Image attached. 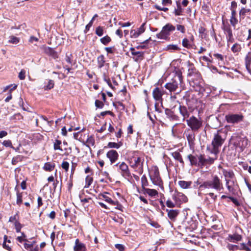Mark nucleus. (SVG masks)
I'll return each instance as SVG.
<instances>
[{"label":"nucleus","mask_w":251,"mask_h":251,"mask_svg":"<svg viewBox=\"0 0 251 251\" xmlns=\"http://www.w3.org/2000/svg\"><path fill=\"white\" fill-rule=\"evenodd\" d=\"M175 29V26L171 24H167L162 27L161 31L156 34V37L160 39L169 40L171 32L174 31Z\"/></svg>","instance_id":"4"},{"label":"nucleus","mask_w":251,"mask_h":251,"mask_svg":"<svg viewBox=\"0 0 251 251\" xmlns=\"http://www.w3.org/2000/svg\"><path fill=\"white\" fill-rule=\"evenodd\" d=\"M86 146L89 148L95 145V140L92 136L88 137L86 141Z\"/></svg>","instance_id":"44"},{"label":"nucleus","mask_w":251,"mask_h":251,"mask_svg":"<svg viewBox=\"0 0 251 251\" xmlns=\"http://www.w3.org/2000/svg\"><path fill=\"white\" fill-rule=\"evenodd\" d=\"M186 123L190 130L193 131H198L202 126V120L201 118H197L194 116L190 117L186 120Z\"/></svg>","instance_id":"5"},{"label":"nucleus","mask_w":251,"mask_h":251,"mask_svg":"<svg viewBox=\"0 0 251 251\" xmlns=\"http://www.w3.org/2000/svg\"><path fill=\"white\" fill-rule=\"evenodd\" d=\"M25 71L22 70L19 74V78L21 80H23L25 78Z\"/></svg>","instance_id":"60"},{"label":"nucleus","mask_w":251,"mask_h":251,"mask_svg":"<svg viewBox=\"0 0 251 251\" xmlns=\"http://www.w3.org/2000/svg\"><path fill=\"white\" fill-rule=\"evenodd\" d=\"M17 204L20 205L22 202V194L20 193H17Z\"/></svg>","instance_id":"57"},{"label":"nucleus","mask_w":251,"mask_h":251,"mask_svg":"<svg viewBox=\"0 0 251 251\" xmlns=\"http://www.w3.org/2000/svg\"><path fill=\"white\" fill-rule=\"evenodd\" d=\"M95 105L97 108H101L103 107L104 104L101 101L99 100H96L95 101Z\"/></svg>","instance_id":"62"},{"label":"nucleus","mask_w":251,"mask_h":251,"mask_svg":"<svg viewBox=\"0 0 251 251\" xmlns=\"http://www.w3.org/2000/svg\"><path fill=\"white\" fill-rule=\"evenodd\" d=\"M54 168V165L50 162L46 163L44 166V169L47 171H51Z\"/></svg>","instance_id":"40"},{"label":"nucleus","mask_w":251,"mask_h":251,"mask_svg":"<svg viewBox=\"0 0 251 251\" xmlns=\"http://www.w3.org/2000/svg\"><path fill=\"white\" fill-rule=\"evenodd\" d=\"M176 203H174L170 200H168L166 201V205L169 208H174L176 206Z\"/></svg>","instance_id":"58"},{"label":"nucleus","mask_w":251,"mask_h":251,"mask_svg":"<svg viewBox=\"0 0 251 251\" xmlns=\"http://www.w3.org/2000/svg\"><path fill=\"white\" fill-rule=\"evenodd\" d=\"M146 23H143L137 30H131L130 31V37L132 38H136L145 31V25Z\"/></svg>","instance_id":"14"},{"label":"nucleus","mask_w":251,"mask_h":251,"mask_svg":"<svg viewBox=\"0 0 251 251\" xmlns=\"http://www.w3.org/2000/svg\"><path fill=\"white\" fill-rule=\"evenodd\" d=\"M231 144L236 148L244 149L248 145V139L246 137H241L239 136H232L230 138Z\"/></svg>","instance_id":"6"},{"label":"nucleus","mask_w":251,"mask_h":251,"mask_svg":"<svg viewBox=\"0 0 251 251\" xmlns=\"http://www.w3.org/2000/svg\"><path fill=\"white\" fill-rule=\"evenodd\" d=\"M195 131H193L189 129H187L185 130L184 134L186 136L187 140L188 142V144L190 147H192L194 145V142L195 140V134L194 133Z\"/></svg>","instance_id":"10"},{"label":"nucleus","mask_w":251,"mask_h":251,"mask_svg":"<svg viewBox=\"0 0 251 251\" xmlns=\"http://www.w3.org/2000/svg\"><path fill=\"white\" fill-rule=\"evenodd\" d=\"M173 199L177 203L178 201L186 202L188 201L187 197L181 193H177L176 194H174L173 196Z\"/></svg>","instance_id":"16"},{"label":"nucleus","mask_w":251,"mask_h":251,"mask_svg":"<svg viewBox=\"0 0 251 251\" xmlns=\"http://www.w3.org/2000/svg\"><path fill=\"white\" fill-rule=\"evenodd\" d=\"M131 51L132 55L137 56L136 58L135 59V61H138L139 58L143 56V52L136 51L134 48H131Z\"/></svg>","instance_id":"34"},{"label":"nucleus","mask_w":251,"mask_h":251,"mask_svg":"<svg viewBox=\"0 0 251 251\" xmlns=\"http://www.w3.org/2000/svg\"><path fill=\"white\" fill-rule=\"evenodd\" d=\"M226 37L233 35L232 31L230 26L229 25L223 24L222 27Z\"/></svg>","instance_id":"28"},{"label":"nucleus","mask_w":251,"mask_h":251,"mask_svg":"<svg viewBox=\"0 0 251 251\" xmlns=\"http://www.w3.org/2000/svg\"><path fill=\"white\" fill-rule=\"evenodd\" d=\"M227 248L230 251H234L235 250L239 249V247L238 246L230 244L227 245Z\"/></svg>","instance_id":"53"},{"label":"nucleus","mask_w":251,"mask_h":251,"mask_svg":"<svg viewBox=\"0 0 251 251\" xmlns=\"http://www.w3.org/2000/svg\"><path fill=\"white\" fill-rule=\"evenodd\" d=\"M245 64L247 70L251 74V52H249L245 57Z\"/></svg>","instance_id":"27"},{"label":"nucleus","mask_w":251,"mask_h":251,"mask_svg":"<svg viewBox=\"0 0 251 251\" xmlns=\"http://www.w3.org/2000/svg\"><path fill=\"white\" fill-rule=\"evenodd\" d=\"M229 127V126H225L226 129L219 130L214 134L211 145L207 147V150L210 153L216 155L219 152V148L225 142L226 138L227 130Z\"/></svg>","instance_id":"1"},{"label":"nucleus","mask_w":251,"mask_h":251,"mask_svg":"<svg viewBox=\"0 0 251 251\" xmlns=\"http://www.w3.org/2000/svg\"><path fill=\"white\" fill-rule=\"evenodd\" d=\"M74 250V251H86V248L83 243L80 242L78 239H76L75 241Z\"/></svg>","instance_id":"19"},{"label":"nucleus","mask_w":251,"mask_h":251,"mask_svg":"<svg viewBox=\"0 0 251 251\" xmlns=\"http://www.w3.org/2000/svg\"><path fill=\"white\" fill-rule=\"evenodd\" d=\"M198 167H202L206 163V158H204V155L200 154L198 156Z\"/></svg>","instance_id":"32"},{"label":"nucleus","mask_w":251,"mask_h":251,"mask_svg":"<svg viewBox=\"0 0 251 251\" xmlns=\"http://www.w3.org/2000/svg\"><path fill=\"white\" fill-rule=\"evenodd\" d=\"M133 154V155L130 158L129 162L131 167L136 168L140 164H142L143 162H141V158L136 154V153L134 152Z\"/></svg>","instance_id":"11"},{"label":"nucleus","mask_w":251,"mask_h":251,"mask_svg":"<svg viewBox=\"0 0 251 251\" xmlns=\"http://www.w3.org/2000/svg\"><path fill=\"white\" fill-rule=\"evenodd\" d=\"M97 17H98V15L95 14L93 16V17L92 18L91 20L90 21V22L86 25V26L85 27V32H87V31L89 30V28L92 26V25L93 24V21H94V19H95V18H96Z\"/></svg>","instance_id":"47"},{"label":"nucleus","mask_w":251,"mask_h":251,"mask_svg":"<svg viewBox=\"0 0 251 251\" xmlns=\"http://www.w3.org/2000/svg\"><path fill=\"white\" fill-rule=\"evenodd\" d=\"M242 249L246 251H251L250 248L249 247L248 244L242 243L241 244Z\"/></svg>","instance_id":"64"},{"label":"nucleus","mask_w":251,"mask_h":251,"mask_svg":"<svg viewBox=\"0 0 251 251\" xmlns=\"http://www.w3.org/2000/svg\"><path fill=\"white\" fill-rule=\"evenodd\" d=\"M231 50L234 53H238L241 50V45L238 43H235L231 47Z\"/></svg>","instance_id":"38"},{"label":"nucleus","mask_w":251,"mask_h":251,"mask_svg":"<svg viewBox=\"0 0 251 251\" xmlns=\"http://www.w3.org/2000/svg\"><path fill=\"white\" fill-rule=\"evenodd\" d=\"M72 54L71 53H66L65 56V61L67 63L70 64L72 63Z\"/></svg>","instance_id":"49"},{"label":"nucleus","mask_w":251,"mask_h":251,"mask_svg":"<svg viewBox=\"0 0 251 251\" xmlns=\"http://www.w3.org/2000/svg\"><path fill=\"white\" fill-rule=\"evenodd\" d=\"M165 50H179L180 48L177 45L170 44L166 46Z\"/></svg>","instance_id":"36"},{"label":"nucleus","mask_w":251,"mask_h":251,"mask_svg":"<svg viewBox=\"0 0 251 251\" xmlns=\"http://www.w3.org/2000/svg\"><path fill=\"white\" fill-rule=\"evenodd\" d=\"M179 186L183 189H187L190 187L192 184L191 181H186L184 180H180L178 182Z\"/></svg>","instance_id":"31"},{"label":"nucleus","mask_w":251,"mask_h":251,"mask_svg":"<svg viewBox=\"0 0 251 251\" xmlns=\"http://www.w3.org/2000/svg\"><path fill=\"white\" fill-rule=\"evenodd\" d=\"M142 191L144 194H148L151 197H155L158 194L157 191L153 189L144 188Z\"/></svg>","instance_id":"24"},{"label":"nucleus","mask_w":251,"mask_h":251,"mask_svg":"<svg viewBox=\"0 0 251 251\" xmlns=\"http://www.w3.org/2000/svg\"><path fill=\"white\" fill-rule=\"evenodd\" d=\"M182 44L184 47L187 48H189L190 47L189 40L187 38H184L183 39Z\"/></svg>","instance_id":"55"},{"label":"nucleus","mask_w":251,"mask_h":251,"mask_svg":"<svg viewBox=\"0 0 251 251\" xmlns=\"http://www.w3.org/2000/svg\"><path fill=\"white\" fill-rule=\"evenodd\" d=\"M249 12H251L250 9H247L245 8H242L239 11L240 19H244L246 14Z\"/></svg>","instance_id":"33"},{"label":"nucleus","mask_w":251,"mask_h":251,"mask_svg":"<svg viewBox=\"0 0 251 251\" xmlns=\"http://www.w3.org/2000/svg\"><path fill=\"white\" fill-rule=\"evenodd\" d=\"M225 120L227 123L237 124L244 120V116L241 114L229 113L225 116Z\"/></svg>","instance_id":"7"},{"label":"nucleus","mask_w":251,"mask_h":251,"mask_svg":"<svg viewBox=\"0 0 251 251\" xmlns=\"http://www.w3.org/2000/svg\"><path fill=\"white\" fill-rule=\"evenodd\" d=\"M103 80L107 83L109 86L111 88H112V85L111 83L110 80L109 78H107L106 77V72H103Z\"/></svg>","instance_id":"51"},{"label":"nucleus","mask_w":251,"mask_h":251,"mask_svg":"<svg viewBox=\"0 0 251 251\" xmlns=\"http://www.w3.org/2000/svg\"><path fill=\"white\" fill-rule=\"evenodd\" d=\"M165 88L169 90L170 92L175 91L178 88V84L176 81L167 83L165 85Z\"/></svg>","instance_id":"25"},{"label":"nucleus","mask_w":251,"mask_h":251,"mask_svg":"<svg viewBox=\"0 0 251 251\" xmlns=\"http://www.w3.org/2000/svg\"><path fill=\"white\" fill-rule=\"evenodd\" d=\"M141 183L142 190L144 188H146L145 187L148 185V181L145 175H143L141 177Z\"/></svg>","instance_id":"45"},{"label":"nucleus","mask_w":251,"mask_h":251,"mask_svg":"<svg viewBox=\"0 0 251 251\" xmlns=\"http://www.w3.org/2000/svg\"><path fill=\"white\" fill-rule=\"evenodd\" d=\"M223 175L225 176L226 186L229 193L234 194L236 191L237 182L234 173L232 171L223 170Z\"/></svg>","instance_id":"3"},{"label":"nucleus","mask_w":251,"mask_h":251,"mask_svg":"<svg viewBox=\"0 0 251 251\" xmlns=\"http://www.w3.org/2000/svg\"><path fill=\"white\" fill-rule=\"evenodd\" d=\"M166 211L167 212L168 217L173 221H175L179 214V210L177 209H166Z\"/></svg>","instance_id":"20"},{"label":"nucleus","mask_w":251,"mask_h":251,"mask_svg":"<svg viewBox=\"0 0 251 251\" xmlns=\"http://www.w3.org/2000/svg\"><path fill=\"white\" fill-rule=\"evenodd\" d=\"M150 179L152 183L158 186L162 189H163V182L159 175V172L157 168H155L153 174L150 175Z\"/></svg>","instance_id":"8"},{"label":"nucleus","mask_w":251,"mask_h":251,"mask_svg":"<svg viewBox=\"0 0 251 251\" xmlns=\"http://www.w3.org/2000/svg\"><path fill=\"white\" fill-rule=\"evenodd\" d=\"M163 91L160 90L159 88H155L152 92L153 98L156 101H161L162 100V97L163 96Z\"/></svg>","instance_id":"18"},{"label":"nucleus","mask_w":251,"mask_h":251,"mask_svg":"<svg viewBox=\"0 0 251 251\" xmlns=\"http://www.w3.org/2000/svg\"><path fill=\"white\" fill-rule=\"evenodd\" d=\"M115 166L119 167L120 173L124 177L126 178L130 176V173L128 167L124 162L119 163Z\"/></svg>","instance_id":"9"},{"label":"nucleus","mask_w":251,"mask_h":251,"mask_svg":"<svg viewBox=\"0 0 251 251\" xmlns=\"http://www.w3.org/2000/svg\"><path fill=\"white\" fill-rule=\"evenodd\" d=\"M179 113L183 117V121H184L186 119L189 117L190 113L185 106L180 105L179 106Z\"/></svg>","instance_id":"21"},{"label":"nucleus","mask_w":251,"mask_h":251,"mask_svg":"<svg viewBox=\"0 0 251 251\" xmlns=\"http://www.w3.org/2000/svg\"><path fill=\"white\" fill-rule=\"evenodd\" d=\"M9 41L11 43L16 44L19 43V39L16 37L11 36Z\"/></svg>","instance_id":"56"},{"label":"nucleus","mask_w":251,"mask_h":251,"mask_svg":"<svg viewBox=\"0 0 251 251\" xmlns=\"http://www.w3.org/2000/svg\"><path fill=\"white\" fill-rule=\"evenodd\" d=\"M100 41L104 45H107L108 43L111 41V39L108 35H106L104 37L100 38Z\"/></svg>","instance_id":"39"},{"label":"nucleus","mask_w":251,"mask_h":251,"mask_svg":"<svg viewBox=\"0 0 251 251\" xmlns=\"http://www.w3.org/2000/svg\"><path fill=\"white\" fill-rule=\"evenodd\" d=\"M18 217V213H17L15 215L13 216H11L9 218V222H13L14 223H16V222H18L17 219V217Z\"/></svg>","instance_id":"63"},{"label":"nucleus","mask_w":251,"mask_h":251,"mask_svg":"<svg viewBox=\"0 0 251 251\" xmlns=\"http://www.w3.org/2000/svg\"><path fill=\"white\" fill-rule=\"evenodd\" d=\"M238 22V21L237 19L236 18V17H230V23L231 25H232V26L233 27H234V28L235 27V25L237 24Z\"/></svg>","instance_id":"50"},{"label":"nucleus","mask_w":251,"mask_h":251,"mask_svg":"<svg viewBox=\"0 0 251 251\" xmlns=\"http://www.w3.org/2000/svg\"><path fill=\"white\" fill-rule=\"evenodd\" d=\"M98 67L99 68L101 69L105 65L107 66V68L109 67V64L105 63V58L103 55H100L97 58Z\"/></svg>","instance_id":"22"},{"label":"nucleus","mask_w":251,"mask_h":251,"mask_svg":"<svg viewBox=\"0 0 251 251\" xmlns=\"http://www.w3.org/2000/svg\"><path fill=\"white\" fill-rule=\"evenodd\" d=\"M223 188L222 180L216 175L212 176L211 179L203 182L199 187V189L201 190L207 189H214L217 191H220Z\"/></svg>","instance_id":"2"},{"label":"nucleus","mask_w":251,"mask_h":251,"mask_svg":"<svg viewBox=\"0 0 251 251\" xmlns=\"http://www.w3.org/2000/svg\"><path fill=\"white\" fill-rule=\"evenodd\" d=\"M108 193L106 192L104 193L103 194H100L99 195L100 199H103L104 201L112 205H115L118 201H114L111 200V198L108 197L107 195Z\"/></svg>","instance_id":"26"},{"label":"nucleus","mask_w":251,"mask_h":251,"mask_svg":"<svg viewBox=\"0 0 251 251\" xmlns=\"http://www.w3.org/2000/svg\"><path fill=\"white\" fill-rule=\"evenodd\" d=\"M122 143L121 142L115 143V142H109L108 144V147L110 148L119 149L122 146Z\"/></svg>","instance_id":"42"},{"label":"nucleus","mask_w":251,"mask_h":251,"mask_svg":"<svg viewBox=\"0 0 251 251\" xmlns=\"http://www.w3.org/2000/svg\"><path fill=\"white\" fill-rule=\"evenodd\" d=\"M213 56L217 61L218 65L220 67H224L225 65V57L224 56L219 53H214Z\"/></svg>","instance_id":"23"},{"label":"nucleus","mask_w":251,"mask_h":251,"mask_svg":"<svg viewBox=\"0 0 251 251\" xmlns=\"http://www.w3.org/2000/svg\"><path fill=\"white\" fill-rule=\"evenodd\" d=\"M36 243V241L35 240L30 242L27 240L24 244V248L29 251H39V248Z\"/></svg>","instance_id":"12"},{"label":"nucleus","mask_w":251,"mask_h":251,"mask_svg":"<svg viewBox=\"0 0 251 251\" xmlns=\"http://www.w3.org/2000/svg\"><path fill=\"white\" fill-rule=\"evenodd\" d=\"M242 236L237 233H234L233 234H228L226 240L230 242L237 243V242L241 241Z\"/></svg>","instance_id":"17"},{"label":"nucleus","mask_w":251,"mask_h":251,"mask_svg":"<svg viewBox=\"0 0 251 251\" xmlns=\"http://www.w3.org/2000/svg\"><path fill=\"white\" fill-rule=\"evenodd\" d=\"M96 34L99 36H101L103 34V27L100 26L96 29Z\"/></svg>","instance_id":"48"},{"label":"nucleus","mask_w":251,"mask_h":251,"mask_svg":"<svg viewBox=\"0 0 251 251\" xmlns=\"http://www.w3.org/2000/svg\"><path fill=\"white\" fill-rule=\"evenodd\" d=\"M15 227L17 232H19L22 228V225L19 222H16L14 223Z\"/></svg>","instance_id":"59"},{"label":"nucleus","mask_w":251,"mask_h":251,"mask_svg":"<svg viewBox=\"0 0 251 251\" xmlns=\"http://www.w3.org/2000/svg\"><path fill=\"white\" fill-rule=\"evenodd\" d=\"M176 28L177 30L180 31L182 33H184L185 32V27L182 25H177Z\"/></svg>","instance_id":"61"},{"label":"nucleus","mask_w":251,"mask_h":251,"mask_svg":"<svg viewBox=\"0 0 251 251\" xmlns=\"http://www.w3.org/2000/svg\"><path fill=\"white\" fill-rule=\"evenodd\" d=\"M2 145L6 147H10L14 149V147H13L12 144V142L9 140H4L2 143Z\"/></svg>","instance_id":"52"},{"label":"nucleus","mask_w":251,"mask_h":251,"mask_svg":"<svg viewBox=\"0 0 251 251\" xmlns=\"http://www.w3.org/2000/svg\"><path fill=\"white\" fill-rule=\"evenodd\" d=\"M177 8L175 9V14L176 16H179L182 15V9L181 7L180 3L179 1H176Z\"/></svg>","instance_id":"37"},{"label":"nucleus","mask_w":251,"mask_h":251,"mask_svg":"<svg viewBox=\"0 0 251 251\" xmlns=\"http://www.w3.org/2000/svg\"><path fill=\"white\" fill-rule=\"evenodd\" d=\"M54 86V82L52 80H49L48 84L44 86V89L46 90H50Z\"/></svg>","instance_id":"46"},{"label":"nucleus","mask_w":251,"mask_h":251,"mask_svg":"<svg viewBox=\"0 0 251 251\" xmlns=\"http://www.w3.org/2000/svg\"><path fill=\"white\" fill-rule=\"evenodd\" d=\"M187 158L189 160L191 166H198V156H196L192 154H189L187 156Z\"/></svg>","instance_id":"30"},{"label":"nucleus","mask_w":251,"mask_h":251,"mask_svg":"<svg viewBox=\"0 0 251 251\" xmlns=\"http://www.w3.org/2000/svg\"><path fill=\"white\" fill-rule=\"evenodd\" d=\"M106 156L109 159L111 164H113L118 160L119 154L116 151L112 150L107 152Z\"/></svg>","instance_id":"13"},{"label":"nucleus","mask_w":251,"mask_h":251,"mask_svg":"<svg viewBox=\"0 0 251 251\" xmlns=\"http://www.w3.org/2000/svg\"><path fill=\"white\" fill-rule=\"evenodd\" d=\"M172 156L176 160H178L182 164H184V161L182 159L181 155L179 152L175 151L172 153Z\"/></svg>","instance_id":"35"},{"label":"nucleus","mask_w":251,"mask_h":251,"mask_svg":"<svg viewBox=\"0 0 251 251\" xmlns=\"http://www.w3.org/2000/svg\"><path fill=\"white\" fill-rule=\"evenodd\" d=\"M62 142L60 140H55L53 143V149L54 150H60L62 151V149H61L60 145Z\"/></svg>","instance_id":"41"},{"label":"nucleus","mask_w":251,"mask_h":251,"mask_svg":"<svg viewBox=\"0 0 251 251\" xmlns=\"http://www.w3.org/2000/svg\"><path fill=\"white\" fill-rule=\"evenodd\" d=\"M62 168L67 172L69 168V163L67 161H63L61 164Z\"/></svg>","instance_id":"54"},{"label":"nucleus","mask_w":251,"mask_h":251,"mask_svg":"<svg viewBox=\"0 0 251 251\" xmlns=\"http://www.w3.org/2000/svg\"><path fill=\"white\" fill-rule=\"evenodd\" d=\"M42 49L43 50L44 52L46 54L51 56L53 58L56 59L58 57L57 52L55 51L52 48L49 47H47L46 46H43L42 47Z\"/></svg>","instance_id":"15"},{"label":"nucleus","mask_w":251,"mask_h":251,"mask_svg":"<svg viewBox=\"0 0 251 251\" xmlns=\"http://www.w3.org/2000/svg\"><path fill=\"white\" fill-rule=\"evenodd\" d=\"M188 75L190 76H193L195 74H196L197 76H199V75L196 73V72H198L196 71V69L194 67V65L192 64H191L190 62L188 63Z\"/></svg>","instance_id":"29"},{"label":"nucleus","mask_w":251,"mask_h":251,"mask_svg":"<svg viewBox=\"0 0 251 251\" xmlns=\"http://www.w3.org/2000/svg\"><path fill=\"white\" fill-rule=\"evenodd\" d=\"M93 181V178L92 177L90 176H87L85 178V185L84 186L85 188H88L92 183Z\"/></svg>","instance_id":"43"}]
</instances>
